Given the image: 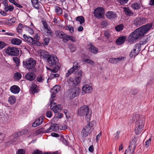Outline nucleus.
I'll return each instance as SVG.
<instances>
[{"label":"nucleus","instance_id":"nucleus-64","mask_svg":"<svg viewBox=\"0 0 154 154\" xmlns=\"http://www.w3.org/2000/svg\"><path fill=\"white\" fill-rule=\"evenodd\" d=\"M27 30L31 34H32L34 33V32L33 30L30 28L29 27H27Z\"/></svg>","mask_w":154,"mask_h":154},{"label":"nucleus","instance_id":"nucleus-40","mask_svg":"<svg viewBox=\"0 0 154 154\" xmlns=\"http://www.w3.org/2000/svg\"><path fill=\"white\" fill-rule=\"evenodd\" d=\"M55 12L58 15H60L63 13V10L61 8L58 6H56L55 7Z\"/></svg>","mask_w":154,"mask_h":154},{"label":"nucleus","instance_id":"nucleus-23","mask_svg":"<svg viewBox=\"0 0 154 154\" xmlns=\"http://www.w3.org/2000/svg\"><path fill=\"white\" fill-rule=\"evenodd\" d=\"M126 40V37L122 36L119 37L116 41V43L118 45H120L123 44Z\"/></svg>","mask_w":154,"mask_h":154},{"label":"nucleus","instance_id":"nucleus-57","mask_svg":"<svg viewBox=\"0 0 154 154\" xmlns=\"http://www.w3.org/2000/svg\"><path fill=\"white\" fill-rule=\"evenodd\" d=\"M59 68V66H57L55 67L53 69H51V71L54 72H56L58 71Z\"/></svg>","mask_w":154,"mask_h":154},{"label":"nucleus","instance_id":"nucleus-38","mask_svg":"<svg viewBox=\"0 0 154 154\" xmlns=\"http://www.w3.org/2000/svg\"><path fill=\"white\" fill-rule=\"evenodd\" d=\"M76 21H79L80 22V24L84 23L85 20L84 18L82 16L78 17H76Z\"/></svg>","mask_w":154,"mask_h":154},{"label":"nucleus","instance_id":"nucleus-32","mask_svg":"<svg viewBox=\"0 0 154 154\" xmlns=\"http://www.w3.org/2000/svg\"><path fill=\"white\" fill-rule=\"evenodd\" d=\"M149 38L147 36L144 37L143 38L141 39L140 42V45H144L146 44L149 41Z\"/></svg>","mask_w":154,"mask_h":154},{"label":"nucleus","instance_id":"nucleus-9","mask_svg":"<svg viewBox=\"0 0 154 154\" xmlns=\"http://www.w3.org/2000/svg\"><path fill=\"white\" fill-rule=\"evenodd\" d=\"M141 50V46L139 44H136L134 46L133 50L131 52L130 56L131 57H135Z\"/></svg>","mask_w":154,"mask_h":154},{"label":"nucleus","instance_id":"nucleus-24","mask_svg":"<svg viewBox=\"0 0 154 154\" xmlns=\"http://www.w3.org/2000/svg\"><path fill=\"white\" fill-rule=\"evenodd\" d=\"M88 46L91 53L94 54H96L98 53V49L92 45V44H89Z\"/></svg>","mask_w":154,"mask_h":154},{"label":"nucleus","instance_id":"nucleus-8","mask_svg":"<svg viewBox=\"0 0 154 154\" xmlns=\"http://www.w3.org/2000/svg\"><path fill=\"white\" fill-rule=\"evenodd\" d=\"M104 9L101 7H98L94 10V16L98 19L103 18L104 16Z\"/></svg>","mask_w":154,"mask_h":154},{"label":"nucleus","instance_id":"nucleus-12","mask_svg":"<svg viewBox=\"0 0 154 154\" xmlns=\"http://www.w3.org/2000/svg\"><path fill=\"white\" fill-rule=\"evenodd\" d=\"M145 20V19L142 17H137L134 20V24L136 26H139L143 24Z\"/></svg>","mask_w":154,"mask_h":154},{"label":"nucleus","instance_id":"nucleus-25","mask_svg":"<svg viewBox=\"0 0 154 154\" xmlns=\"http://www.w3.org/2000/svg\"><path fill=\"white\" fill-rule=\"evenodd\" d=\"M22 42L21 40L17 38L12 39L11 41V43L15 45H19L21 44Z\"/></svg>","mask_w":154,"mask_h":154},{"label":"nucleus","instance_id":"nucleus-51","mask_svg":"<svg viewBox=\"0 0 154 154\" xmlns=\"http://www.w3.org/2000/svg\"><path fill=\"white\" fill-rule=\"evenodd\" d=\"M27 132L28 130L27 129H23L21 131L19 132V135H22L27 134Z\"/></svg>","mask_w":154,"mask_h":154},{"label":"nucleus","instance_id":"nucleus-48","mask_svg":"<svg viewBox=\"0 0 154 154\" xmlns=\"http://www.w3.org/2000/svg\"><path fill=\"white\" fill-rule=\"evenodd\" d=\"M109 62L112 63L117 64V61L116 58H112L109 59Z\"/></svg>","mask_w":154,"mask_h":154},{"label":"nucleus","instance_id":"nucleus-60","mask_svg":"<svg viewBox=\"0 0 154 154\" xmlns=\"http://www.w3.org/2000/svg\"><path fill=\"white\" fill-rule=\"evenodd\" d=\"M25 151L24 149H20L18 150L17 154H25Z\"/></svg>","mask_w":154,"mask_h":154},{"label":"nucleus","instance_id":"nucleus-3","mask_svg":"<svg viewBox=\"0 0 154 154\" xmlns=\"http://www.w3.org/2000/svg\"><path fill=\"white\" fill-rule=\"evenodd\" d=\"M23 67L29 71H33L36 64V61L33 58H29L23 61Z\"/></svg>","mask_w":154,"mask_h":154},{"label":"nucleus","instance_id":"nucleus-22","mask_svg":"<svg viewBox=\"0 0 154 154\" xmlns=\"http://www.w3.org/2000/svg\"><path fill=\"white\" fill-rule=\"evenodd\" d=\"M11 91L14 94H18L20 91V88L17 85H13L10 88Z\"/></svg>","mask_w":154,"mask_h":154},{"label":"nucleus","instance_id":"nucleus-50","mask_svg":"<svg viewBox=\"0 0 154 154\" xmlns=\"http://www.w3.org/2000/svg\"><path fill=\"white\" fill-rule=\"evenodd\" d=\"M123 25H121L116 27L115 29L117 31H120L123 29Z\"/></svg>","mask_w":154,"mask_h":154},{"label":"nucleus","instance_id":"nucleus-11","mask_svg":"<svg viewBox=\"0 0 154 154\" xmlns=\"http://www.w3.org/2000/svg\"><path fill=\"white\" fill-rule=\"evenodd\" d=\"M47 60L48 64L51 66L55 65L58 62V59L55 55L50 56L48 58Z\"/></svg>","mask_w":154,"mask_h":154},{"label":"nucleus","instance_id":"nucleus-13","mask_svg":"<svg viewBox=\"0 0 154 154\" xmlns=\"http://www.w3.org/2000/svg\"><path fill=\"white\" fill-rule=\"evenodd\" d=\"M44 118L42 116L39 118L33 123L32 126L35 127L40 125L43 122Z\"/></svg>","mask_w":154,"mask_h":154},{"label":"nucleus","instance_id":"nucleus-10","mask_svg":"<svg viewBox=\"0 0 154 154\" xmlns=\"http://www.w3.org/2000/svg\"><path fill=\"white\" fill-rule=\"evenodd\" d=\"M80 66L78 63L73 64V67L69 69L67 73L66 74V76L68 77L69 75L72 73H75L76 72L80 67Z\"/></svg>","mask_w":154,"mask_h":154},{"label":"nucleus","instance_id":"nucleus-41","mask_svg":"<svg viewBox=\"0 0 154 154\" xmlns=\"http://www.w3.org/2000/svg\"><path fill=\"white\" fill-rule=\"evenodd\" d=\"M45 78L44 77V76L42 75H39L36 79L37 82L39 83H42L43 82Z\"/></svg>","mask_w":154,"mask_h":154},{"label":"nucleus","instance_id":"nucleus-34","mask_svg":"<svg viewBox=\"0 0 154 154\" xmlns=\"http://www.w3.org/2000/svg\"><path fill=\"white\" fill-rule=\"evenodd\" d=\"M14 9V7L11 5H8L6 7H4V9L6 12H7L8 11L10 12L12 11Z\"/></svg>","mask_w":154,"mask_h":154},{"label":"nucleus","instance_id":"nucleus-28","mask_svg":"<svg viewBox=\"0 0 154 154\" xmlns=\"http://www.w3.org/2000/svg\"><path fill=\"white\" fill-rule=\"evenodd\" d=\"M44 34L48 36H52V32L50 27L43 30Z\"/></svg>","mask_w":154,"mask_h":154},{"label":"nucleus","instance_id":"nucleus-44","mask_svg":"<svg viewBox=\"0 0 154 154\" xmlns=\"http://www.w3.org/2000/svg\"><path fill=\"white\" fill-rule=\"evenodd\" d=\"M84 61L94 66L95 64V63L93 61L89 59H85L84 60Z\"/></svg>","mask_w":154,"mask_h":154},{"label":"nucleus","instance_id":"nucleus-39","mask_svg":"<svg viewBox=\"0 0 154 154\" xmlns=\"http://www.w3.org/2000/svg\"><path fill=\"white\" fill-rule=\"evenodd\" d=\"M60 87L58 85H56L52 89L51 91L55 93H58L60 90Z\"/></svg>","mask_w":154,"mask_h":154},{"label":"nucleus","instance_id":"nucleus-7","mask_svg":"<svg viewBox=\"0 0 154 154\" xmlns=\"http://www.w3.org/2000/svg\"><path fill=\"white\" fill-rule=\"evenodd\" d=\"M6 54L11 56H17L19 54V50L16 47H8L4 50Z\"/></svg>","mask_w":154,"mask_h":154},{"label":"nucleus","instance_id":"nucleus-21","mask_svg":"<svg viewBox=\"0 0 154 154\" xmlns=\"http://www.w3.org/2000/svg\"><path fill=\"white\" fill-rule=\"evenodd\" d=\"M23 37L26 41L32 44H34L36 42L35 40L29 36H27V35L24 34L23 35Z\"/></svg>","mask_w":154,"mask_h":154},{"label":"nucleus","instance_id":"nucleus-20","mask_svg":"<svg viewBox=\"0 0 154 154\" xmlns=\"http://www.w3.org/2000/svg\"><path fill=\"white\" fill-rule=\"evenodd\" d=\"M106 16L108 18L110 19H112L115 18L117 15L114 12L109 11L106 14Z\"/></svg>","mask_w":154,"mask_h":154},{"label":"nucleus","instance_id":"nucleus-16","mask_svg":"<svg viewBox=\"0 0 154 154\" xmlns=\"http://www.w3.org/2000/svg\"><path fill=\"white\" fill-rule=\"evenodd\" d=\"M39 55L41 58L43 59L48 58L50 56L49 53L44 50H40L39 51Z\"/></svg>","mask_w":154,"mask_h":154},{"label":"nucleus","instance_id":"nucleus-14","mask_svg":"<svg viewBox=\"0 0 154 154\" xmlns=\"http://www.w3.org/2000/svg\"><path fill=\"white\" fill-rule=\"evenodd\" d=\"M56 104L55 105H53L52 106L51 108V109L53 110L55 113H58L60 111L62 107L60 104H58L56 105Z\"/></svg>","mask_w":154,"mask_h":154},{"label":"nucleus","instance_id":"nucleus-63","mask_svg":"<svg viewBox=\"0 0 154 154\" xmlns=\"http://www.w3.org/2000/svg\"><path fill=\"white\" fill-rule=\"evenodd\" d=\"M42 23H43V25L44 28V29H46L49 28V27H48V24H47V23H46V21H42Z\"/></svg>","mask_w":154,"mask_h":154},{"label":"nucleus","instance_id":"nucleus-36","mask_svg":"<svg viewBox=\"0 0 154 154\" xmlns=\"http://www.w3.org/2000/svg\"><path fill=\"white\" fill-rule=\"evenodd\" d=\"M132 8L134 10H137L140 7V5L139 3H134L131 5Z\"/></svg>","mask_w":154,"mask_h":154},{"label":"nucleus","instance_id":"nucleus-37","mask_svg":"<svg viewBox=\"0 0 154 154\" xmlns=\"http://www.w3.org/2000/svg\"><path fill=\"white\" fill-rule=\"evenodd\" d=\"M55 34L58 37L60 38H62L65 33L62 31L59 30L56 31Z\"/></svg>","mask_w":154,"mask_h":154},{"label":"nucleus","instance_id":"nucleus-47","mask_svg":"<svg viewBox=\"0 0 154 154\" xmlns=\"http://www.w3.org/2000/svg\"><path fill=\"white\" fill-rule=\"evenodd\" d=\"M53 126V131H56L60 128L58 124H55L52 125Z\"/></svg>","mask_w":154,"mask_h":154},{"label":"nucleus","instance_id":"nucleus-5","mask_svg":"<svg viewBox=\"0 0 154 154\" xmlns=\"http://www.w3.org/2000/svg\"><path fill=\"white\" fill-rule=\"evenodd\" d=\"M89 109L87 106L84 105L80 107L78 110L77 114L79 116H85L86 118L90 119L91 117V113H89Z\"/></svg>","mask_w":154,"mask_h":154},{"label":"nucleus","instance_id":"nucleus-17","mask_svg":"<svg viewBox=\"0 0 154 154\" xmlns=\"http://www.w3.org/2000/svg\"><path fill=\"white\" fill-rule=\"evenodd\" d=\"M136 146L135 144H131L129 146L128 149L127 150V154H133L134 153Z\"/></svg>","mask_w":154,"mask_h":154},{"label":"nucleus","instance_id":"nucleus-29","mask_svg":"<svg viewBox=\"0 0 154 154\" xmlns=\"http://www.w3.org/2000/svg\"><path fill=\"white\" fill-rule=\"evenodd\" d=\"M32 6L35 8L38 9L39 8V3L38 0H31Z\"/></svg>","mask_w":154,"mask_h":154},{"label":"nucleus","instance_id":"nucleus-56","mask_svg":"<svg viewBox=\"0 0 154 154\" xmlns=\"http://www.w3.org/2000/svg\"><path fill=\"white\" fill-rule=\"evenodd\" d=\"M44 41L45 45H47L49 43L50 39L48 38H44Z\"/></svg>","mask_w":154,"mask_h":154},{"label":"nucleus","instance_id":"nucleus-45","mask_svg":"<svg viewBox=\"0 0 154 154\" xmlns=\"http://www.w3.org/2000/svg\"><path fill=\"white\" fill-rule=\"evenodd\" d=\"M66 29L69 30L71 33H73L74 32V28L71 25H67L66 27Z\"/></svg>","mask_w":154,"mask_h":154},{"label":"nucleus","instance_id":"nucleus-15","mask_svg":"<svg viewBox=\"0 0 154 154\" xmlns=\"http://www.w3.org/2000/svg\"><path fill=\"white\" fill-rule=\"evenodd\" d=\"M82 89L85 93H88L92 92L93 88L91 86L86 85L83 87Z\"/></svg>","mask_w":154,"mask_h":154},{"label":"nucleus","instance_id":"nucleus-6","mask_svg":"<svg viewBox=\"0 0 154 154\" xmlns=\"http://www.w3.org/2000/svg\"><path fill=\"white\" fill-rule=\"evenodd\" d=\"M95 121H92L89 122L85 126L82 131L81 134L82 137H85L87 136L91 132V129L94 124H95Z\"/></svg>","mask_w":154,"mask_h":154},{"label":"nucleus","instance_id":"nucleus-59","mask_svg":"<svg viewBox=\"0 0 154 154\" xmlns=\"http://www.w3.org/2000/svg\"><path fill=\"white\" fill-rule=\"evenodd\" d=\"M5 45L6 44L4 42L0 41V49L3 48Z\"/></svg>","mask_w":154,"mask_h":154},{"label":"nucleus","instance_id":"nucleus-43","mask_svg":"<svg viewBox=\"0 0 154 154\" xmlns=\"http://www.w3.org/2000/svg\"><path fill=\"white\" fill-rule=\"evenodd\" d=\"M116 1L121 5H125L127 3L128 0H116Z\"/></svg>","mask_w":154,"mask_h":154},{"label":"nucleus","instance_id":"nucleus-2","mask_svg":"<svg viewBox=\"0 0 154 154\" xmlns=\"http://www.w3.org/2000/svg\"><path fill=\"white\" fill-rule=\"evenodd\" d=\"M132 122L136 121L135 132L137 134H140L143 129L145 124V117L138 114H135L132 118Z\"/></svg>","mask_w":154,"mask_h":154},{"label":"nucleus","instance_id":"nucleus-62","mask_svg":"<svg viewBox=\"0 0 154 154\" xmlns=\"http://www.w3.org/2000/svg\"><path fill=\"white\" fill-rule=\"evenodd\" d=\"M69 40H70L71 41L75 42L76 41V39L75 38L72 36H69Z\"/></svg>","mask_w":154,"mask_h":154},{"label":"nucleus","instance_id":"nucleus-27","mask_svg":"<svg viewBox=\"0 0 154 154\" xmlns=\"http://www.w3.org/2000/svg\"><path fill=\"white\" fill-rule=\"evenodd\" d=\"M31 91L33 93L38 92L39 91L38 88L35 84H32L31 85Z\"/></svg>","mask_w":154,"mask_h":154},{"label":"nucleus","instance_id":"nucleus-58","mask_svg":"<svg viewBox=\"0 0 154 154\" xmlns=\"http://www.w3.org/2000/svg\"><path fill=\"white\" fill-rule=\"evenodd\" d=\"M151 141V139L149 138V140H146L145 142V146L146 148H148L149 145Z\"/></svg>","mask_w":154,"mask_h":154},{"label":"nucleus","instance_id":"nucleus-30","mask_svg":"<svg viewBox=\"0 0 154 154\" xmlns=\"http://www.w3.org/2000/svg\"><path fill=\"white\" fill-rule=\"evenodd\" d=\"M16 99L14 96H10L8 99V101L11 105H13L16 102Z\"/></svg>","mask_w":154,"mask_h":154},{"label":"nucleus","instance_id":"nucleus-19","mask_svg":"<svg viewBox=\"0 0 154 154\" xmlns=\"http://www.w3.org/2000/svg\"><path fill=\"white\" fill-rule=\"evenodd\" d=\"M25 77L27 80L32 81L35 79V75L33 73L29 72L26 74Z\"/></svg>","mask_w":154,"mask_h":154},{"label":"nucleus","instance_id":"nucleus-55","mask_svg":"<svg viewBox=\"0 0 154 154\" xmlns=\"http://www.w3.org/2000/svg\"><path fill=\"white\" fill-rule=\"evenodd\" d=\"M130 93L133 95H135L137 93V90L136 89H133L131 90Z\"/></svg>","mask_w":154,"mask_h":154},{"label":"nucleus","instance_id":"nucleus-53","mask_svg":"<svg viewBox=\"0 0 154 154\" xmlns=\"http://www.w3.org/2000/svg\"><path fill=\"white\" fill-rule=\"evenodd\" d=\"M111 32L109 31H106L104 32V36L107 38H109L110 36Z\"/></svg>","mask_w":154,"mask_h":154},{"label":"nucleus","instance_id":"nucleus-46","mask_svg":"<svg viewBox=\"0 0 154 154\" xmlns=\"http://www.w3.org/2000/svg\"><path fill=\"white\" fill-rule=\"evenodd\" d=\"M23 27V25L21 23H20L17 28V32L19 33L21 32L22 31V29Z\"/></svg>","mask_w":154,"mask_h":154},{"label":"nucleus","instance_id":"nucleus-49","mask_svg":"<svg viewBox=\"0 0 154 154\" xmlns=\"http://www.w3.org/2000/svg\"><path fill=\"white\" fill-rule=\"evenodd\" d=\"M13 59L14 61L16 63L17 65L18 66L19 64V60L17 57H13Z\"/></svg>","mask_w":154,"mask_h":154},{"label":"nucleus","instance_id":"nucleus-4","mask_svg":"<svg viewBox=\"0 0 154 154\" xmlns=\"http://www.w3.org/2000/svg\"><path fill=\"white\" fill-rule=\"evenodd\" d=\"M80 92V89L78 87H75L68 90L65 94L67 98L72 99L78 96Z\"/></svg>","mask_w":154,"mask_h":154},{"label":"nucleus","instance_id":"nucleus-1","mask_svg":"<svg viewBox=\"0 0 154 154\" xmlns=\"http://www.w3.org/2000/svg\"><path fill=\"white\" fill-rule=\"evenodd\" d=\"M152 27L151 24H148L136 29L132 32L129 36V41L132 43L136 42L138 38L146 33Z\"/></svg>","mask_w":154,"mask_h":154},{"label":"nucleus","instance_id":"nucleus-54","mask_svg":"<svg viewBox=\"0 0 154 154\" xmlns=\"http://www.w3.org/2000/svg\"><path fill=\"white\" fill-rule=\"evenodd\" d=\"M60 140L62 141L63 143H64L65 145H68V142L64 139V137L61 136L60 137Z\"/></svg>","mask_w":154,"mask_h":154},{"label":"nucleus","instance_id":"nucleus-26","mask_svg":"<svg viewBox=\"0 0 154 154\" xmlns=\"http://www.w3.org/2000/svg\"><path fill=\"white\" fill-rule=\"evenodd\" d=\"M123 8L125 14L127 15L131 16L134 14V13L128 8L124 7Z\"/></svg>","mask_w":154,"mask_h":154},{"label":"nucleus","instance_id":"nucleus-35","mask_svg":"<svg viewBox=\"0 0 154 154\" xmlns=\"http://www.w3.org/2000/svg\"><path fill=\"white\" fill-rule=\"evenodd\" d=\"M22 75L19 72H17L14 73V78L16 80H19L21 79Z\"/></svg>","mask_w":154,"mask_h":154},{"label":"nucleus","instance_id":"nucleus-52","mask_svg":"<svg viewBox=\"0 0 154 154\" xmlns=\"http://www.w3.org/2000/svg\"><path fill=\"white\" fill-rule=\"evenodd\" d=\"M53 126L52 125H51L49 128L48 129H46L45 131V133H49L50 132H51L53 131Z\"/></svg>","mask_w":154,"mask_h":154},{"label":"nucleus","instance_id":"nucleus-18","mask_svg":"<svg viewBox=\"0 0 154 154\" xmlns=\"http://www.w3.org/2000/svg\"><path fill=\"white\" fill-rule=\"evenodd\" d=\"M82 74V72L81 70L78 71L75 77V81L76 84H78L80 82L81 80V77Z\"/></svg>","mask_w":154,"mask_h":154},{"label":"nucleus","instance_id":"nucleus-33","mask_svg":"<svg viewBox=\"0 0 154 154\" xmlns=\"http://www.w3.org/2000/svg\"><path fill=\"white\" fill-rule=\"evenodd\" d=\"M67 82L69 86L71 87H74L76 86V84L73 79L70 78L67 81Z\"/></svg>","mask_w":154,"mask_h":154},{"label":"nucleus","instance_id":"nucleus-61","mask_svg":"<svg viewBox=\"0 0 154 154\" xmlns=\"http://www.w3.org/2000/svg\"><path fill=\"white\" fill-rule=\"evenodd\" d=\"M125 57H119L116 58V59L117 60V63L119 61H122L123 60L125 59Z\"/></svg>","mask_w":154,"mask_h":154},{"label":"nucleus","instance_id":"nucleus-42","mask_svg":"<svg viewBox=\"0 0 154 154\" xmlns=\"http://www.w3.org/2000/svg\"><path fill=\"white\" fill-rule=\"evenodd\" d=\"M69 35L65 33L62 38L63 39V41L64 42H67L69 41Z\"/></svg>","mask_w":154,"mask_h":154},{"label":"nucleus","instance_id":"nucleus-31","mask_svg":"<svg viewBox=\"0 0 154 154\" xmlns=\"http://www.w3.org/2000/svg\"><path fill=\"white\" fill-rule=\"evenodd\" d=\"M52 94H51V98L50 99V104L51 105V107L53 105H55L56 104L54 102V98L55 96V94L56 93L52 91H51Z\"/></svg>","mask_w":154,"mask_h":154}]
</instances>
